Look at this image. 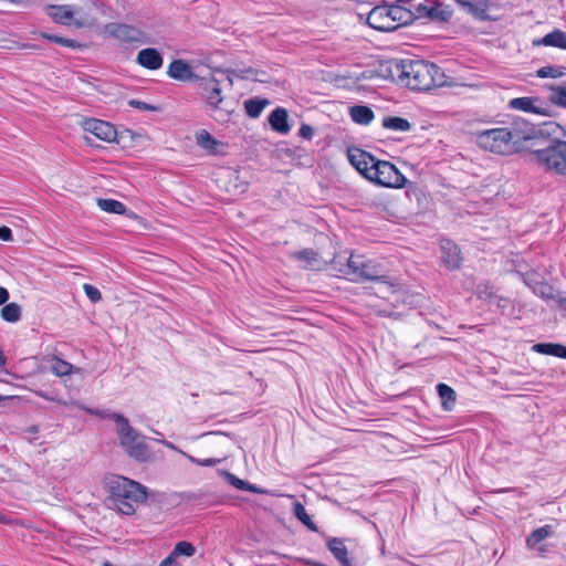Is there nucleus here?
<instances>
[{
    "instance_id": "obj_1",
    "label": "nucleus",
    "mask_w": 566,
    "mask_h": 566,
    "mask_svg": "<svg viewBox=\"0 0 566 566\" xmlns=\"http://www.w3.org/2000/svg\"><path fill=\"white\" fill-rule=\"evenodd\" d=\"M350 165L366 179L388 188H401L406 185V177L389 161L379 160L370 153L356 146L346 149Z\"/></svg>"
},
{
    "instance_id": "obj_2",
    "label": "nucleus",
    "mask_w": 566,
    "mask_h": 566,
    "mask_svg": "<svg viewBox=\"0 0 566 566\" xmlns=\"http://www.w3.org/2000/svg\"><path fill=\"white\" fill-rule=\"evenodd\" d=\"M478 137L490 142H530L535 138H542L544 142H563V128L555 122H546L535 127L524 119H516L510 127L482 130Z\"/></svg>"
},
{
    "instance_id": "obj_3",
    "label": "nucleus",
    "mask_w": 566,
    "mask_h": 566,
    "mask_svg": "<svg viewBox=\"0 0 566 566\" xmlns=\"http://www.w3.org/2000/svg\"><path fill=\"white\" fill-rule=\"evenodd\" d=\"M402 83L411 90L429 91L449 85L444 72L434 63L424 60H403Z\"/></svg>"
},
{
    "instance_id": "obj_4",
    "label": "nucleus",
    "mask_w": 566,
    "mask_h": 566,
    "mask_svg": "<svg viewBox=\"0 0 566 566\" xmlns=\"http://www.w3.org/2000/svg\"><path fill=\"white\" fill-rule=\"evenodd\" d=\"M109 506L119 513L132 515L135 513V504L147 500V489L138 482L124 476H115L108 483Z\"/></svg>"
},
{
    "instance_id": "obj_5",
    "label": "nucleus",
    "mask_w": 566,
    "mask_h": 566,
    "mask_svg": "<svg viewBox=\"0 0 566 566\" xmlns=\"http://www.w3.org/2000/svg\"><path fill=\"white\" fill-rule=\"evenodd\" d=\"M116 432L122 447L129 457L137 461H146L150 457L148 446L140 440L139 433L129 424L128 419L123 415H115Z\"/></svg>"
},
{
    "instance_id": "obj_6",
    "label": "nucleus",
    "mask_w": 566,
    "mask_h": 566,
    "mask_svg": "<svg viewBox=\"0 0 566 566\" xmlns=\"http://www.w3.org/2000/svg\"><path fill=\"white\" fill-rule=\"evenodd\" d=\"M345 275L350 276L352 281H382L386 275L380 264L373 260H364L360 256L350 255L345 269L340 270Z\"/></svg>"
},
{
    "instance_id": "obj_7",
    "label": "nucleus",
    "mask_w": 566,
    "mask_h": 566,
    "mask_svg": "<svg viewBox=\"0 0 566 566\" xmlns=\"http://www.w3.org/2000/svg\"><path fill=\"white\" fill-rule=\"evenodd\" d=\"M81 126L85 133H91L102 142H119L120 139H134L133 130L124 128L118 130L115 125L98 118H84Z\"/></svg>"
},
{
    "instance_id": "obj_8",
    "label": "nucleus",
    "mask_w": 566,
    "mask_h": 566,
    "mask_svg": "<svg viewBox=\"0 0 566 566\" xmlns=\"http://www.w3.org/2000/svg\"><path fill=\"white\" fill-rule=\"evenodd\" d=\"M534 156L547 170L566 175V144H549L545 149L535 150Z\"/></svg>"
},
{
    "instance_id": "obj_9",
    "label": "nucleus",
    "mask_w": 566,
    "mask_h": 566,
    "mask_svg": "<svg viewBox=\"0 0 566 566\" xmlns=\"http://www.w3.org/2000/svg\"><path fill=\"white\" fill-rule=\"evenodd\" d=\"M105 31L112 38L124 43H151V39L146 32L130 24L112 22L105 25Z\"/></svg>"
},
{
    "instance_id": "obj_10",
    "label": "nucleus",
    "mask_w": 566,
    "mask_h": 566,
    "mask_svg": "<svg viewBox=\"0 0 566 566\" xmlns=\"http://www.w3.org/2000/svg\"><path fill=\"white\" fill-rule=\"evenodd\" d=\"M415 13H417V19L426 18L432 22L446 23L451 20L453 11L450 6L443 4L440 1H433L431 6L418 4Z\"/></svg>"
},
{
    "instance_id": "obj_11",
    "label": "nucleus",
    "mask_w": 566,
    "mask_h": 566,
    "mask_svg": "<svg viewBox=\"0 0 566 566\" xmlns=\"http://www.w3.org/2000/svg\"><path fill=\"white\" fill-rule=\"evenodd\" d=\"M199 94L207 101V103L217 108L222 102L220 82L209 74L208 76H201L196 82Z\"/></svg>"
},
{
    "instance_id": "obj_12",
    "label": "nucleus",
    "mask_w": 566,
    "mask_h": 566,
    "mask_svg": "<svg viewBox=\"0 0 566 566\" xmlns=\"http://www.w3.org/2000/svg\"><path fill=\"white\" fill-rule=\"evenodd\" d=\"M367 24L381 32H394L398 29L389 17L388 4L375 6L367 15Z\"/></svg>"
},
{
    "instance_id": "obj_13",
    "label": "nucleus",
    "mask_w": 566,
    "mask_h": 566,
    "mask_svg": "<svg viewBox=\"0 0 566 566\" xmlns=\"http://www.w3.org/2000/svg\"><path fill=\"white\" fill-rule=\"evenodd\" d=\"M169 78L179 82H197L200 75L195 72L193 66L184 59H176L167 67Z\"/></svg>"
},
{
    "instance_id": "obj_14",
    "label": "nucleus",
    "mask_w": 566,
    "mask_h": 566,
    "mask_svg": "<svg viewBox=\"0 0 566 566\" xmlns=\"http://www.w3.org/2000/svg\"><path fill=\"white\" fill-rule=\"evenodd\" d=\"M403 60L381 61L375 73L378 77L400 84L402 83Z\"/></svg>"
},
{
    "instance_id": "obj_15",
    "label": "nucleus",
    "mask_w": 566,
    "mask_h": 566,
    "mask_svg": "<svg viewBox=\"0 0 566 566\" xmlns=\"http://www.w3.org/2000/svg\"><path fill=\"white\" fill-rule=\"evenodd\" d=\"M454 2L467 13L474 17L480 21H492V17L488 14V11L492 7V2L489 0H454Z\"/></svg>"
},
{
    "instance_id": "obj_16",
    "label": "nucleus",
    "mask_w": 566,
    "mask_h": 566,
    "mask_svg": "<svg viewBox=\"0 0 566 566\" xmlns=\"http://www.w3.org/2000/svg\"><path fill=\"white\" fill-rule=\"evenodd\" d=\"M136 62L147 70H159L163 66L164 57L155 48H146L137 53Z\"/></svg>"
},
{
    "instance_id": "obj_17",
    "label": "nucleus",
    "mask_w": 566,
    "mask_h": 566,
    "mask_svg": "<svg viewBox=\"0 0 566 566\" xmlns=\"http://www.w3.org/2000/svg\"><path fill=\"white\" fill-rule=\"evenodd\" d=\"M268 123L274 132L281 135H286L291 130L289 113L284 107H276L272 111L268 116Z\"/></svg>"
},
{
    "instance_id": "obj_18",
    "label": "nucleus",
    "mask_w": 566,
    "mask_h": 566,
    "mask_svg": "<svg viewBox=\"0 0 566 566\" xmlns=\"http://www.w3.org/2000/svg\"><path fill=\"white\" fill-rule=\"evenodd\" d=\"M442 260L443 263L451 270L460 268L461 264V251L459 247L450 241L443 240L441 242Z\"/></svg>"
},
{
    "instance_id": "obj_19",
    "label": "nucleus",
    "mask_w": 566,
    "mask_h": 566,
    "mask_svg": "<svg viewBox=\"0 0 566 566\" xmlns=\"http://www.w3.org/2000/svg\"><path fill=\"white\" fill-rule=\"evenodd\" d=\"M389 17L394 24L405 27L411 24L417 19V13L399 4H388Z\"/></svg>"
},
{
    "instance_id": "obj_20",
    "label": "nucleus",
    "mask_w": 566,
    "mask_h": 566,
    "mask_svg": "<svg viewBox=\"0 0 566 566\" xmlns=\"http://www.w3.org/2000/svg\"><path fill=\"white\" fill-rule=\"evenodd\" d=\"M534 45L554 46L566 50V32L554 29L539 40L534 41Z\"/></svg>"
},
{
    "instance_id": "obj_21",
    "label": "nucleus",
    "mask_w": 566,
    "mask_h": 566,
    "mask_svg": "<svg viewBox=\"0 0 566 566\" xmlns=\"http://www.w3.org/2000/svg\"><path fill=\"white\" fill-rule=\"evenodd\" d=\"M538 101V97H516L509 102V107L526 113L544 114V109L535 105Z\"/></svg>"
},
{
    "instance_id": "obj_22",
    "label": "nucleus",
    "mask_w": 566,
    "mask_h": 566,
    "mask_svg": "<svg viewBox=\"0 0 566 566\" xmlns=\"http://www.w3.org/2000/svg\"><path fill=\"white\" fill-rule=\"evenodd\" d=\"M480 146L484 151L503 156L521 153L524 149L522 144H480Z\"/></svg>"
},
{
    "instance_id": "obj_23",
    "label": "nucleus",
    "mask_w": 566,
    "mask_h": 566,
    "mask_svg": "<svg viewBox=\"0 0 566 566\" xmlns=\"http://www.w3.org/2000/svg\"><path fill=\"white\" fill-rule=\"evenodd\" d=\"M533 350L543 354L566 359V346L555 343H538L533 346Z\"/></svg>"
},
{
    "instance_id": "obj_24",
    "label": "nucleus",
    "mask_w": 566,
    "mask_h": 566,
    "mask_svg": "<svg viewBox=\"0 0 566 566\" xmlns=\"http://www.w3.org/2000/svg\"><path fill=\"white\" fill-rule=\"evenodd\" d=\"M352 119L360 125H367L374 119V112L367 105H355L349 111Z\"/></svg>"
},
{
    "instance_id": "obj_25",
    "label": "nucleus",
    "mask_w": 566,
    "mask_h": 566,
    "mask_svg": "<svg viewBox=\"0 0 566 566\" xmlns=\"http://www.w3.org/2000/svg\"><path fill=\"white\" fill-rule=\"evenodd\" d=\"M96 205L101 210L108 212V213H115V214H125L126 213L125 205L115 199L97 198Z\"/></svg>"
},
{
    "instance_id": "obj_26",
    "label": "nucleus",
    "mask_w": 566,
    "mask_h": 566,
    "mask_svg": "<svg viewBox=\"0 0 566 566\" xmlns=\"http://www.w3.org/2000/svg\"><path fill=\"white\" fill-rule=\"evenodd\" d=\"M553 534L551 525H544L534 530L526 538V546L528 548H535L538 543L549 537Z\"/></svg>"
},
{
    "instance_id": "obj_27",
    "label": "nucleus",
    "mask_w": 566,
    "mask_h": 566,
    "mask_svg": "<svg viewBox=\"0 0 566 566\" xmlns=\"http://www.w3.org/2000/svg\"><path fill=\"white\" fill-rule=\"evenodd\" d=\"M438 395L444 410H451L455 403V391L446 384L437 386Z\"/></svg>"
},
{
    "instance_id": "obj_28",
    "label": "nucleus",
    "mask_w": 566,
    "mask_h": 566,
    "mask_svg": "<svg viewBox=\"0 0 566 566\" xmlns=\"http://www.w3.org/2000/svg\"><path fill=\"white\" fill-rule=\"evenodd\" d=\"M269 103L270 102L266 98L254 97L247 99L244 102L245 113L249 117L256 118Z\"/></svg>"
},
{
    "instance_id": "obj_29",
    "label": "nucleus",
    "mask_w": 566,
    "mask_h": 566,
    "mask_svg": "<svg viewBox=\"0 0 566 566\" xmlns=\"http://www.w3.org/2000/svg\"><path fill=\"white\" fill-rule=\"evenodd\" d=\"M382 127L396 132H407L411 128V124L403 117L387 116L382 119Z\"/></svg>"
},
{
    "instance_id": "obj_30",
    "label": "nucleus",
    "mask_w": 566,
    "mask_h": 566,
    "mask_svg": "<svg viewBox=\"0 0 566 566\" xmlns=\"http://www.w3.org/2000/svg\"><path fill=\"white\" fill-rule=\"evenodd\" d=\"M533 293L538 295L545 301H558L562 302L563 300L558 297L559 293L545 280H543L534 290Z\"/></svg>"
},
{
    "instance_id": "obj_31",
    "label": "nucleus",
    "mask_w": 566,
    "mask_h": 566,
    "mask_svg": "<svg viewBox=\"0 0 566 566\" xmlns=\"http://www.w3.org/2000/svg\"><path fill=\"white\" fill-rule=\"evenodd\" d=\"M199 156H224L228 144H196Z\"/></svg>"
},
{
    "instance_id": "obj_32",
    "label": "nucleus",
    "mask_w": 566,
    "mask_h": 566,
    "mask_svg": "<svg viewBox=\"0 0 566 566\" xmlns=\"http://www.w3.org/2000/svg\"><path fill=\"white\" fill-rule=\"evenodd\" d=\"M22 308L18 303L4 304L1 308V318L8 323H15L20 321Z\"/></svg>"
},
{
    "instance_id": "obj_33",
    "label": "nucleus",
    "mask_w": 566,
    "mask_h": 566,
    "mask_svg": "<svg viewBox=\"0 0 566 566\" xmlns=\"http://www.w3.org/2000/svg\"><path fill=\"white\" fill-rule=\"evenodd\" d=\"M41 36L48 41L54 42L62 46H66L73 50L82 49L84 45L76 40L60 36L53 33L41 32Z\"/></svg>"
},
{
    "instance_id": "obj_34",
    "label": "nucleus",
    "mask_w": 566,
    "mask_h": 566,
    "mask_svg": "<svg viewBox=\"0 0 566 566\" xmlns=\"http://www.w3.org/2000/svg\"><path fill=\"white\" fill-rule=\"evenodd\" d=\"M293 513L296 518L302 522L308 530L317 532L316 524L312 521L302 503L295 502L293 504Z\"/></svg>"
},
{
    "instance_id": "obj_35",
    "label": "nucleus",
    "mask_w": 566,
    "mask_h": 566,
    "mask_svg": "<svg viewBox=\"0 0 566 566\" xmlns=\"http://www.w3.org/2000/svg\"><path fill=\"white\" fill-rule=\"evenodd\" d=\"M50 15L60 23L67 24L73 18V12L69 6H52Z\"/></svg>"
},
{
    "instance_id": "obj_36",
    "label": "nucleus",
    "mask_w": 566,
    "mask_h": 566,
    "mask_svg": "<svg viewBox=\"0 0 566 566\" xmlns=\"http://www.w3.org/2000/svg\"><path fill=\"white\" fill-rule=\"evenodd\" d=\"M547 88L552 92L551 102L566 107V85H548Z\"/></svg>"
},
{
    "instance_id": "obj_37",
    "label": "nucleus",
    "mask_w": 566,
    "mask_h": 566,
    "mask_svg": "<svg viewBox=\"0 0 566 566\" xmlns=\"http://www.w3.org/2000/svg\"><path fill=\"white\" fill-rule=\"evenodd\" d=\"M327 547L336 559H342L345 555H348V551L340 538H329L327 541Z\"/></svg>"
},
{
    "instance_id": "obj_38",
    "label": "nucleus",
    "mask_w": 566,
    "mask_h": 566,
    "mask_svg": "<svg viewBox=\"0 0 566 566\" xmlns=\"http://www.w3.org/2000/svg\"><path fill=\"white\" fill-rule=\"evenodd\" d=\"M564 70H565L564 66L547 65V66H543V67L538 69L536 71V76L541 77V78H546V77L558 78L565 74Z\"/></svg>"
},
{
    "instance_id": "obj_39",
    "label": "nucleus",
    "mask_w": 566,
    "mask_h": 566,
    "mask_svg": "<svg viewBox=\"0 0 566 566\" xmlns=\"http://www.w3.org/2000/svg\"><path fill=\"white\" fill-rule=\"evenodd\" d=\"M72 369H73V365L59 358V357H54L53 360H52V365H51V370L56 375V376H66V375H70L72 373Z\"/></svg>"
},
{
    "instance_id": "obj_40",
    "label": "nucleus",
    "mask_w": 566,
    "mask_h": 566,
    "mask_svg": "<svg viewBox=\"0 0 566 566\" xmlns=\"http://www.w3.org/2000/svg\"><path fill=\"white\" fill-rule=\"evenodd\" d=\"M195 553H196V547L193 546L192 543L187 542V541H181L176 544L174 551L171 552V555H174L175 558L177 556H181V555L191 557L195 555Z\"/></svg>"
},
{
    "instance_id": "obj_41",
    "label": "nucleus",
    "mask_w": 566,
    "mask_h": 566,
    "mask_svg": "<svg viewBox=\"0 0 566 566\" xmlns=\"http://www.w3.org/2000/svg\"><path fill=\"white\" fill-rule=\"evenodd\" d=\"M475 294L480 300L484 301H490L496 297L493 286L489 283H479L475 287Z\"/></svg>"
},
{
    "instance_id": "obj_42",
    "label": "nucleus",
    "mask_w": 566,
    "mask_h": 566,
    "mask_svg": "<svg viewBox=\"0 0 566 566\" xmlns=\"http://www.w3.org/2000/svg\"><path fill=\"white\" fill-rule=\"evenodd\" d=\"M226 73H227V77L231 84L232 83V80L230 77L231 75L237 76L241 80H247L250 76L256 75L259 73V71L253 67H247L243 70H227Z\"/></svg>"
},
{
    "instance_id": "obj_43",
    "label": "nucleus",
    "mask_w": 566,
    "mask_h": 566,
    "mask_svg": "<svg viewBox=\"0 0 566 566\" xmlns=\"http://www.w3.org/2000/svg\"><path fill=\"white\" fill-rule=\"evenodd\" d=\"M544 279L539 273L530 271L523 274V282L533 291Z\"/></svg>"
},
{
    "instance_id": "obj_44",
    "label": "nucleus",
    "mask_w": 566,
    "mask_h": 566,
    "mask_svg": "<svg viewBox=\"0 0 566 566\" xmlns=\"http://www.w3.org/2000/svg\"><path fill=\"white\" fill-rule=\"evenodd\" d=\"M302 149L300 147H297L295 150H292L291 148H282L280 150H277V157L282 160H286V161H290V163H296V164H302L298 159L301 157V155H298L297 158L294 157L295 155V151H301Z\"/></svg>"
},
{
    "instance_id": "obj_45",
    "label": "nucleus",
    "mask_w": 566,
    "mask_h": 566,
    "mask_svg": "<svg viewBox=\"0 0 566 566\" xmlns=\"http://www.w3.org/2000/svg\"><path fill=\"white\" fill-rule=\"evenodd\" d=\"M221 474H223L227 481L235 489L244 491L245 488H248V481L241 480L228 471H221Z\"/></svg>"
},
{
    "instance_id": "obj_46",
    "label": "nucleus",
    "mask_w": 566,
    "mask_h": 566,
    "mask_svg": "<svg viewBox=\"0 0 566 566\" xmlns=\"http://www.w3.org/2000/svg\"><path fill=\"white\" fill-rule=\"evenodd\" d=\"M83 290L91 302L97 303L102 300V293L97 287L86 283L83 285Z\"/></svg>"
},
{
    "instance_id": "obj_47",
    "label": "nucleus",
    "mask_w": 566,
    "mask_h": 566,
    "mask_svg": "<svg viewBox=\"0 0 566 566\" xmlns=\"http://www.w3.org/2000/svg\"><path fill=\"white\" fill-rule=\"evenodd\" d=\"M293 255L297 260H303L306 262L314 261L317 258V253L313 249H303L301 251L295 252Z\"/></svg>"
},
{
    "instance_id": "obj_48",
    "label": "nucleus",
    "mask_w": 566,
    "mask_h": 566,
    "mask_svg": "<svg viewBox=\"0 0 566 566\" xmlns=\"http://www.w3.org/2000/svg\"><path fill=\"white\" fill-rule=\"evenodd\" d=\"M128 105L134 107V108L142 109V111L157 112L159 109L158 106H155V105H151V104H147V103H145L143 101H139V99H130L128 102Z\"/></svg>"
},
{
    "instance_id": "obj_49",
    "label": "nucleus",
    "mask_w": 566,
    "mask_h": 566,
    "mask_svg": "<svg viewBox=\"0 0 566 566\" xmlns=\"http://www.w3.org/2000/svg\"><path fill=\"white\" fill-rule=\"evenodd\" d=\"M297 136L302 139L311 140L314 136V128L306 123H302Z\"/></svg>"
},
{
    "instance_id": "obj_50",
    "label": "nucleus",
    "mask_w": 566,
    "mask_h": 566,
    "mask_svg": "<svg viewBox=\"0 0 566 566\" xmlns=\"http://www.w3.org/2000/svg\"><path fill=\"white\" fill-rule=\"evenodd\" d=\"M196 142H218L207 129L196 132Z\"/></svg>"
},
{
    "instance_id": "obj_51",
    "label": "nucleus",
    "mask_w": 566,
    "mask_h": 566,
    "mask_svg": "<svg viewBox=\"0 0 566 566\" xmlns=\"http://www.w3.org/2000/svg\"><path fill=\"white\" fill-rule=\"evenodd\" d=\"M92 415H96L101 418L112 419L114 420L115 415H118L117 412H112L109 410H88Z\"/></svg>"
},
{
    "instance_id": "obj_52",
    "label": "nucleus",
    "mask_w": 566,
    "mask_h": 566,
    "mask_svg": "<svg viewBox=\"0 0 566 566\" xmlns=\"http://www.w3.org/2000/svg\"><path fill=\"white\" fill-rule=\"evenodd\" d=\"M0 239L3 241H11L12 240L11 229L6 226H1L0 227Z\"/></svg>"
},
{
    "instance_id": "obj_53",
    "label": "nucleus",
    "mask_w": 566,
    "mask_h": 566,
    "mask_svg": "<svg viewBox=\"0 0 566 566\" xmlns=\"http://www.w3.org/2000/svg\"><path fill=\"white\" fill-rule=\"evenodd\" d=\"M40 397L46 399V400H50V401H56L61 405H66V401L63 400V399H59L56 396H53V395H50L49 392H45V391H38L36 392Z\"/></svg>"
},
{
    "instance_id": "obj_54",
    "label": "nucleus",
    "mask_w": 566,
    "mask_h": 566,
    "mask_svg": "<svg viewBox=\"0 0 566 566\" xmlns=\"http://www.w3.org/2000/svg\"><path fill=\"white\" fill-rule=\"evenodd\" d=\"M221 461H222V459L208 458V459L201 460L200 465L201 467H214V465L219 464Z\"/></svg>"
},
{
    "instance_id": "obj_55",
    "label": "nucleus",
    "mask_w": 566,
    "mask_h": 566,
    "mask_svg": "<svg viewBox=\"0 0 566 566\" xmlns=\"http://www.w3.org/2000/svg\"><path fill=\"white\" fill-rule=\"evenodd\" d=\"M496 306L504 311L510 305V300L503 296H496Z\"/></svg>"
},
{
    "instance_id": "obj_56",
    "label": "nucleus",
    "mask_w": 566,
    "mask_h": 566,
    "mask_svg": "<svg viewBox=\"0 0 566 566\" xmlns=\"http://www.w3.org/2000/svg\"><path fill=\"white\" fill-rule=\"evenodd\" d=\"M10 297V294L6 287L0 286V306L4 305Z\"/></svg>"
},
{
    "instance_id": "obj_57",
    "label": "nucleus",
    "mask_w": 566,
    "mask_h": 566,
    "mask_svg": "<svg viewBox=\"0 0 566 566\" xmlns=\"http://www.w3.org/2000/svg\"><path fill=\"white\" fill-rule=\"evenodd\" d=\"M159 566H176V558L170 554L168 557L161 560Z\"/></svg>"
},
{
    "instance_id": "obj_58",
    "label": "nucleus",
    "mask_w": 566,
    "mask_h": 566,
    "mask_svg": "<svg viewBox=\"0 0 566 566\" xmlns=\"http://www.w3.org/2000/svg\"><path fill=\"white\" fill-rule=\"evenodd\" d=\"M244 491H250V492L255 493V494H262V493H264V491H263V490L259 489V488H258L256 485H254V484H250L249 482H248V488H245V490H244Z\"/></svg>"
},
{
    "instance_id": "obj_59",
    "label": "nucleus",
    "mask_w": 566,
    "mask_h": 566,
    "mask_svg": "<svg viewBox=\"0 0 566 566\" xmlns=\"http://www.w3.org/2000/svg\"><path fill=\"white\" fill-rule=\"evenodd\" d=\"M379 315L380 316L392 317L395 319H398L401 316L399 313L387 312V311H379Z\"/></svg>"
},
{
    "instance_id": "obj_60",
    "label": "nucleus",
    "mask_w": 566,
    "mask_h": 566,
    "mask_svg": "<svg viewBox=\"0 0 566 566\" xmlns=\"http://www.w3.org/2000/svg\"><path fill=\"white\" fill-rule=\"evenodd\" d=\"M182 454H184V455H185V457H186L190 462H192V463H195V464L200 465V461H201L200 459H197V458H195V457H192V455H190V454H187V453H185V452H182Z\"/></svg>"
},
{
    "instance_id": "obj_61",
    "label": "nucleus",
    "mask_w": 566,
    "mask_h": 566,
    "mask_svg": "<svg viewBox=\"0 0 566 566\" xmlns=\"http://www.w3.org/2000/svg\"><path fill=\"white\" fill-rule=\"evenodd\" d=\"M512 491H514V489H512V488H505V489H497V490H493V491H490L489 493H490V494H495V493L512 492Z\"/></svg>"
},
{
    "instance_id": "obj_62",
    "label": "nucleus",
    "mask_w": 566,
    "mask_h": 566,
    "mask_svg": "<svg viewBox=\"0 0 566 566\" xmlns=\"http://www.w3.org/2000/svg\"><path fill=\"white\" fill-rule=\"evenodd\" d=\"M343 566H352L348 555H345L344 558L337 559Z\"/></svg>"
},
{
    "instance_id": "obj_63",
    "label": "nucleus",
    "mask_w": 566,
    "mask_h": 566,
    "mask_svg": "<svg viewBox=\"0 0 566 566\" xmlns=\"http://www.w3.org/2000/svg\"><path fill=\"white\" fill-rule=\"evenodd\" d=\"M23 48H28V49H33V50H39L40 48L35 44H24Z\"/></svg>"
},
{
    "instance_id": "obj_64",
    "label": "nucleus",
    "mask_w": 566,
    "mask_h": 566,
    "mask_svg": "<svg viewBox=\"0 0 566 566\" xmlns=\"http://www.w3.org/2000/svg\"><path fill=\"white\" fill-rule=\"evenodd\" d=\"M103 566H113L109 562H105Z\"/></svg>"
}]
</instances>
